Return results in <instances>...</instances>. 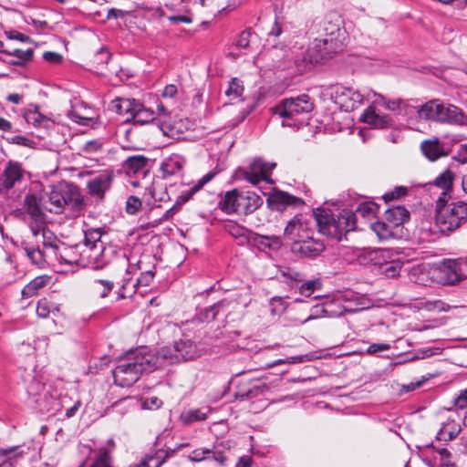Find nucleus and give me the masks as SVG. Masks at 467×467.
<instances>
[{"instance_id":"1","label":"nucleus","mask_w":467,"mask_h":467,"mask_svg":"<svg viewBox=\"0 0 467 467\" xmlns=\"http://www.w3.org/2000/svg\"><path fill=\"white\" fill-rule=\"evenodd\" d=\"M159 368L154 350L141 346L128 352L112 371L116 385L130 387L138 381L143 372Z\"/></svg>"},{"instance_id":"2","label":"nucleus","mask_w":467,"mask_h":467,"mask_svg":"<svg viewBox=\"0 0 467 467\" xmlns=\"http://www.w3.org/2000/svg\"><path fill=\"white\" fill-rule=\"evenodd\" d=\"M455 175L451 169L440 174V189L443 190L440 197V234H448L458 229L467 221V203L456 202L447 203L448 192L451 190Z\"/></svg>"},{"instance_id":"3","label":"nucleus","mask_w":467,"mask_h":467,"mask_svg":"<svg viewBox=\"0 0 467 467\" xmlns=\"http://www.w3.org/2000/svg\"><path fill=\"white\" fill-rule=\"evenodd\" d=\"M315 215L319 233L337 241L356 227V214L350 210L344 209L337 213L318 210Z\"/></svg>"},{"instance_id":"4","label":"nucleus","mask_w":467,"mask_h":467,"mask_svg":"<svg viewBox=\"0 0 467 467\" xmlns=\"http://www.w3.org/2000/svg\"><path fill=\"white\" fill-rule=\"evenodd\" d=\"M45 202L47 211L56 214L61 213L66 206L77 213L86 206L84 196L73 183H60L52 187Z\"/></svg>"},{"instance_id":"5","label":"nucleus","mask_w":467,"mask_h":467,"mask_svg":"<svg viewBox=\"0 0 467 467\" xmlns=\"http://www.w3.org/2000/svg\"><path fill=\"white\" fill-rule=\"evenodd\" d=\"M313 108V102L308 95L302 94L282 100L275 106L274 113L282 119L284 127H299L308 119Z\"/></svg>"},{"instance_id":"6","label":"nucleus","mask_w":467,"mask_h":467,"mask_svg":"<svg viewBox=\"0 0 467 467\" xmlns=\"http://www.w3.org/2000/svg\"><path fill=\"white\" fill-rule=\"evenodd\" d=\"M263 202V198L254 192L234 189L221 198L219 207L228 214L237 213L248 215L260 208Z\"/></svg>"},{"instance_id":"7","label":"nucleus","mask_w":467,"mask_h":467,"mask_svg":"<svg viewBox=\"0 0 467 467\" xmlns=\"http://www.w3.org/2000/svg\"><path fill=\"white\" fill-rule=\"evenodd\" d=\"M198 355L197 346L191 339H180L172 347H164L154 351L159 368L166 365L192 359Z\"/></svg>"},{"instance_id":"8","label":"nucleus","mask_w":467,"mask_h":467,"mask_svg":"<svg viewBox=\"0 0 467 467\" xmlns=\"http://www.w3.org/2000/svg\"><path fill=\"white\" fill-rule=\"evenodd\" d=\"M115 251L112 247H105L103 244L82 245L83 266L95 269L102 268L111 261Z\"/></svg>"},{"instance_id":"9","label":"nucleus","mask_w":467,"mask_h":467,"mask_svg":"<svg viewBox=\"0 0 467 467\" xmlns=\"http://www.w3.org/2000/svg\"><path fill=\"white\" fill-rule=\"evenodd\" d=\"M331 98L345 111L354 110L363 101V95L359 91L339 84L332 87Z\"/></svg>"},{"instance_id":"10","label":"nucleus","mask_w":467,"mask_h":467,"mask_svg":"<svg viewBox=\"0 0 467 467\" xmlns=\"http://www.w3.org/2000/svg\"><path fill=\"white\" fill-rule=\"evenodd\" d=\"M275 167V163L265 162L261 159H254L247 168H239L236 176L244 178L248 182L256 185L262 181H267L269 172Z\"/></svg>"},{"instance_id":"11","label":"nucleus","mask_w":467,"mask_h":467,"mask_svg":"<svg viewBox=\"0 0 467 467\" xmlns=\"http://www.w3.org/2000/svg\"><path fill=\"white\" fill-rule=\"evenodd\" d=\"M23 208L32 223H45L47 203L40 194L29 192L25 196Z\"/></svg>"},{"instance_id":"12","label":"nucleus","mask_w":467,"mask_h":467,"mask_svg":"<svg viewBox=\"0 0 467 467\" xmlns=\"http://www.w3.org/2000/svg\"><path fill=\"white\" fill-rule=\"evenodd\" d=\"M26 171L16 161H9L0 173V188L4 192L14 189L24 181Z\"/></svg>"},{"instance_id":"13","label":"nucleus","mask_w":467,"mask_h":467,"mask_svg":"<svg viewBox=\"0 0 467 467\" xmlns=\"http://www.w3.org/2000/svg\"><path fill=\"white\" fill-rule=\"evenodd\" d=\"M320 38H316L308 47L307 50L303 55L301 60L296 59V65L299 71H306L311 68L312 66L319 63L325 62L327 59V55L324 54L325 45H318L317 43Z\"/></svg>"},{"instance_id":"14","label":"nucleus","mask_w":467,"mask_h":467,"mask_svg":"<svg viewBox=\"0 0 467 467\" xmlns=\"http://www.w3.org/2000/svg\"><path fill=\"white\" fill-rule=\"evenodd\" d=\"M113 178V171L104 170L88 182L87 188L88 190V193L93 197L103 200L105 193L111 187Z\"/></svg>"},{"instance_id":"15","label":"nucleus","mask_w":467,"mask_h":467,"mask_svg":"<svg viewBox=\"0 0 467 467\" xmlns=\"http://www.w3.org/2000/svg\"><path fill=\"white\" fill-rule=\"evenodd\" d=\"M291 250L294 254L302 258H316L325 250V244L322 241L307 236L300 242L292 244Z\"/></svg>"},{"instance_id":"16","label":"nucleus","mask_w":467,"mask_h":467,"mask_svg":"<svg viewBox=\"0 0 467 467\" xmlns=\"http://www.w3.org/2000/svg\"><path fill=\"white\" fill-rule=\"evenodd\" d=\"M331 32L327 34V36L318 40L317 45H325L324 54L327 55V59L331 58L335 54L343 49V42L340 37L343 36L339 25H330ZM319 47V46H317Z\"/></svg>"},{"instance_id":"17","label":"nucleus","mask_w":467,"mask_h":467,"mask_svg":"<svg viewBox=\"0 0 467 467\" xmlns=\"http://www.w3.org/2000/svg\"><path fill=\"white\" fill-rule=\"evenodd\" d=\"M309 236V227L302 215H296L292 218L285 228V237L293 244Z\"/></svg>"},{"instance_id":"18","label":"nucleus","mask_w":467,"mask_h":467,"mask_svg":"<svg viewBox=\"0 0 467 467\" xmlns=\"http://www.w3.org/2000/svg\"><path fill=\"white\" fill-rule=\"evenodd\" d=\"M461 279L460 264L457 260L444 259L440 263V285H455Z\"/></svg>"},{"instance_id":"19","label":"nucleus","mask_w":467,"mask_h":467,"mask_svg":"<svg viewBox=\"0 0 467 467\" xmlns=\"http://www.w3.org/2000/svg\"><path fill=\"white\" fill-rule=\"evenodd\" d=\"M150 160L143 155H134L129 157L123 163V168L129 176H142L143 178L149 173Z\"/></svg>"},{"instance_id":"20","label":"nucleus","mask_w":467,"mask_h":467,"mask_svg":"<svg viewBox=\"0 0 467 467\" xmlns=\"http://www.w3.org/2000/svg\"><path fill=\"white\" fill-rule=\"evenodd\" d=\"M60 249L56 255V259L60 263H65L67 265H79L83 266V256L81 254V244H77L75 246H68L63 243V244L59 245Z\"/></svg>"},{"instance_id":"21","label":"nucleus","mask_w":467,"mask_h":467,"mask_svg":"<svg viewBox=\"0 0 467 467\" xmlns=\"http://www.w3.org/2000/svg\"><path fill=\"white\" fill-rule=\"evenodd\" d=\"M269 206L273 210L283 211L286 208V206H297L299 204H303L304 202L296 196L288 194L284 192H277L272 194L267 199Z\"/></svg>"},{"instance_id":"22","label":"nucleus","mask_w":467,"mask_h":467,"mask_svg":"<svg viewBox=\"0 0 467 467\" xmlns=\"http://www.w3.org/2000/svg\"><path fill=\"white\" fill-rule=\"evenodd\" d=\"M361 121L377 129H385L392 125V119L386 114H379L372 107L368 108L360 117Z\"/></svg>"},{"instance_id":"23","label":"nucleus","mask_w":467,"mask_h":467,"mask_svg":"<svg viewBox=\"0 0 467 467\" xmlns=\"http://www.w3.org/2000/svg\"><path fill=\"white\" fill-rule=\"evenodd\" d=\"M189 460L193 462H199L202 461L214 460L220 464H223L226 461V457L223 452L216 450V447L213 449L209 448H198L193 450L188 456Z\"/></svg>"},{"instance_id":"24","label":"nucleus","mask_w":467,"mask_h":467,"mask_svg":"<svg viewBox=\"0 0 467 467\" xmlns=\"http://www.w3.org/2000/svg\"><path fill=\"white\" fill-rule=\"evenodd\" d=\"M184 164L185 160L181 155L172 154L166 158L161 166L163 178L181 175Z\"/></svg>"},{"instance_id":"25","label":"nucleus","mask_w":467,"mask_h":467,"mask_svg":"<svg viewBox=\"0 0 467 467\" xmlns=\"http://www.w3.org/2000/svg\"><path fill=\"white\" fill-rule=\"evenodd\" d=\"M465 119L462 111L456 106L440 104V121L451 124H463Z\"/></svg>"},{"instance_id":"26","label":"nucleus","mask_w":467,"mask_h":467,"mask_svg":"<svg viewBox=\"0 0 467 467\" xmlns=\"http://www.w3.org/2000/svg\"><path fill=\"white\" fill-rule=\"evenodd\" d=\"M248 241L261 251H265L266 249L276 251L282 245L280 238L275 235L267 236L253 234L252 236L248 238Z\"/></svg>"},{"instance_id":"27","label":"nucleus","mask_w":467,"mask_h":467,"mask_svg":"<svg viewBox=\"0 0 467 467\" xmlns=\"http://www.w3.org/2000/svg\"><path fill=\"white\" fill-rule=\"evenodd\" d=\"M139 101L134 99L119 98L112 101V109L119 115H127L126 120H130L138 107Z\"/></svg>"},{"instance_id":"28","label":"nucleus","mask_w":467,"mask_h":467,"mask_svg":"<svg viewBox=\"0 0 467 467\" xmlns=\"http://www.w3.org/2000/svg\"><path fill=\"white\" fill-rule=\"evenodd\" d=\"M384 218L394 227H398L410 220V212L402 206H393L385 212Z\"/></svg>"},{"instance_id":"29","label":"nucleus","mask_w":467,"mask_h":467,"mask_svg":"<svg viewBox=\"0 0 467 467\" xmlns=\"http://www.w3.org/2000/svg\"><path fill=\"white\" fill-rule=\"evenodd\" d=\"M277 275L284 278V282L291 288H296L304 281V275L297 270L287 265L278 266Z\"/></svg>"},{"instance_id":"30","label":"nucleus","mask_w":467,"mask_h":467,"mask_svg":"<svg viewBox=\"0 0 467 467\" xmlns=\"http://www.w3.org/2000/svg\"><path fill=\"white\" fill-rule=\"evenodd\" d=\"M50 279V276L47 275L36 276L22 289V296L24 298H29L36 296L41 289L49 284Z\"/></svg>"},{"instance_id":"31","label":"nucleus","mask_w":467,"mask_h":467,"mask_svg":"<svg viewBox=\"0 0 467 467\" xmlns=\"http://www.w3.org/2000/svg\"><path fill=\"white\" fill-rule=\"evenodd\" d=\"M24 118L28 124H32L35 127L49 128L53 121L38 111V109H28L24 113Z\"/></svg>"},{"instance_id":"32","label":"nucleus","mask_w":467,"mask_h":467,"mask_svg":"<svg viewBox=\"0 0 467 467\" xmlns=\"http://www.w3.org/2000/svg\"><path fill=\"white\" fill-rule=\"evenodd\" d=\"M461 431V427L454 420L448 418L446 422L441 423L440 428V441H451Z\"/></svg>"},{"instance_id":"33","label":"nucleus","mask_w":467,"mask_h":467,"mask_svg":"<svg viewBox=\"0 0 467 467\" xmlns=\"http://www.w3.org/2000/svg\"><path fill=\"white\" fill-rule=\"evenodd\" d=\"M131 119L135 124H148L156 120L155 112L150 109L144 108L140 102L132 115Z\"/></svg>"},{"instance_id":"34","label":"nucleus","mask_w":467,"mask_h":467,"mask_svg":"<svg viewBox=\"0 0 467 467\" xmlns=\"http://www.w3.org/2000/svg\"><path fill=\"white\" fill-rule=\"evenodd\" d=\"M43 246L48 250V255L56 257L63 242L59 241L49 230L43 231Z\"/></svg>"},{"instance_id":"35","label":"nucleus","mask_w":467,"mask_h":467,"mask_svg":"<svg viewBox=\"0 0 467 467\" xmlns=\"http://www.w3.org/2000/svg\"><path fill=\"white\" fill-rule=\"evenodd\" d=\"M27 378L29 381H27V379H25L26 392L30 397L34 398L36 401H37L36 398L40 396L44 391L45 385L40 380H38L36 378V376L33 375L32 373H29L27 375Z\"/></svg>"},{"instance_id":"36","label":"nucleus","mask_w":467,"mask_h":467,"mask_svg":"<svg viewBox=\"0 0 467 467\" xmlns=\"http://www.w3.org/2000/svg\"><path fill=\"white\" fill-rule=\"evenodd\" d=\"M114 286V283L108 279H95L91 285L92 291L100 298L107 297Z\"/></svg>"},{"instance_id":"37","label":"nucleus","mask_w":467,"mask_h":467,"mask_svg":"<svg viewBox=\"0 0 467 467\" xmlns=\"http://www.w3.org/2000/svg\"><path fill=\"white\" fill-rule=\"evenodd\" d=\"M198 191L199 190H195V186L182 191L181 194L177 197V200L173 206L166 212L165 217L168 218L169 216L174 214L180 209V207L186 202H188L192 197V195Z\"/></svg>"},{"instance_id":"38","label":"nucleus","mask_w":467,"mask_h":467,"mask_svg":"<svg viewBox=\"0 0 467 467\" xmlns=\"http://www.w3.org/2000/svg\"><path fill=\"white\" fill-rule=\"evenodd\" d=\"M420 150L422 154L431 161L438 160V138L422 141Z\"/></svg>"},{"instance_id":"39","label":"nucleus","mask_w":467,"mask_h":467,"mask_svg":"<svg viewBox=\"0 0 467 467\" xmlns=\"http://www.w3.org/2000/svg\"><path fill=\"white\" fill-rule=\"evenodd\" d=\"M210 409H206L204 411L201 409H192L182 413L181 420L184 424H191L195 421L204 420L209 413Z\"/></svg>"},{"instance_id":"40","label":"nucleus","mask_w":467,"mask_h":467,"mask_svg":"<svg viewBox=\"0 0 467 467\" xmlns=\"http://www.w3.org/2000/svg\"><path fill=\"white\" fill-rule=\"evenodd\" d=\"M394 226L385 220V222L378 221L371 224L373 232L381 240H386L393 236Z\"/></svg>"},{"instance_id":"41","label":"nucleus","mask_w":467,"mask_h":467,"mask_svg":"<svg viewBox=\"0 0 467 467\" xmlns=\"http://www.w3.org/2000/svg\"><path fill=\"white\" fill-rule=\"evenodd\" d=\"M16 448L11 447L8 449L0 450V456L6 457V460H4L0 463V467H16L17 460L22 456V451L12 454Z\"/></svg>"},{"instance_id":"42","label":"nucleus","mask_w":467,"mask_h":467,"mask_svg":"<svg viewBox=\"0 0 467 467\" xmlns=\"http://www.w3.org/2000/svg\"><path fill=\"white\" fill-rule=\"evenodd\" d=\"M321 285L320 279H312L308 281L304 280L296 288H298L301 296L309 297L316 290L320 289Z\"/></svg>"},{"instance_id":"43","label":"nucleus","mask_w":467,"mask_h":467,"mask_svg":"<svg viewBox=\"0 0 467 467\" xmlns=\"http://www.w3.org/2000/svg\"><path fill=\"white\" fill-rule=\"evenodd\" d=\"M420 119L435 120L438 116V103L436 100H431L424 104L418 110Z\"/></svg>"},{"instance_id":"44","label":"nucleus","mask_w":467,"mask_h":467,"mask_svg":"<svg viewBox=\"0 0 467 467\" xmlns=\"http://www.w3.org/2000/svg\"><path fill=\"white\" fill-rule=\"evenodd\" d=\"M24 251L29 260L36 265H42L45 262V257L47 255L44 251L34 246L26 245Z\"/></svg>"},{"instance_id":"45","label":"nucleus","mask_w":467,"mask_h":467,"mask_svg":"<svg viewBox=\"0 0 467 467\" xmlns=\"http://www.w3.org/2000/svg\"><path fill=\"white\" fill-rule=\"evenodd\" d=\"M243 92H244L243 82L237 78H233L229 81V87L225 90V95L227 97H229L230 99H238L239 97H241Z\"/></svg>"},{"instance_id":"46","label":"nucleus","mask_w":467,"mask_h":467,"mask_svg":"<svg viewBox=\"0 0 467 467\" xmlns=\"http://www.w3.org/2000/svg\"><path fill=\"white\" fill-rule=\"evenodd\" d=\"M167 457L168 455L166 454L161 459L160 453H157L155 456H146L139 463H135L130 467H161Z\"/></svg>"},{"instance_id":"47","label":"nucleus","mask_w":467,"mask_h":467,"mask_svg":"<svg viewBox=\"0 0 467 467\" xmlns=\"http://www.w3.org/2000/svg\"><path fill=\"white\" fill-rule=\"evenodd\" d=\"M57 310L47 298H42L36 305V315L41 318H47L50 313Z\"/></svg>"},{"instance_id":"48","label":"nucleus","mask_w":467,"mask_h":467,"mask_svg":"<svg viewBox=\"0 0 467 467\" xmlns=\"http://www.w3.org/2000/svg\"><path fill=\"white\" fill-rule=\"evenodd\" d=\"M103 231L101 228H93L85 232V240L81 245H93L97 244H103L100 239Z\"/></svg>"},{"instance_id":"49","label":"nucleus","mask_w":467,"mask_h":467,"mask_svg":"<svg viewBox=\"0 0 467 467\" xmlns=\"http://www.w3.org/2000/svg\"><path fill=\"white\" fill-rule=\"evenodd\" d=\"M90 467H112L109 451L106 448L99 449L98 457Z\"/></svg>"},{"instance_id":"50","label":"nucleus","mask_w":467,"mask_h":467,"mask_svg":"<svg viewBox=\"0 0 467 467\" xmlns=\"http://www.w3.org/2000/svg\"><path fill=\"white\" fill-rule=\"evenodd\" d=\"M225 231L234 238H246L248 234V230L235 223H229L225 225Z\"/></svg>"},{"instance_id":"51","label":"nucleus","mask_w":467,"mask_h":467,"mask_svg":"<svg viewBox=\"0 0 467 467\" xmlns=\"http://www.w3.org/2000/svg\"><path fill=\"white\" fill-rule=\"evenodd\" d=\"M376 210V205L373 202H361L358 204V206L356 209L357 214L362 216V217H369L371 214L374 213Z\"/></svg>"},{"instance_id":"52","label":"nucleus","mask_w":467,"mask_h":467,"mask_svg":"<svg viewBox=\"0 0 467 467\" xmlns=\"http://www.w3.org/2000/svg\"><path fill=\"white\" fill-rule=\"evenodd\" d=\"M141 207V201L137 196H130L126 202V212L135 214Z\"/></svg>"},{"instance_id":"53","label":"nucleus","mask_w":467,"mask_h":467,"mask_svg":"<svg viewBox=\"0 0 467 467\" xmlns=\"http://www.w3.org/2000/svg\"><path fill=\"white\" fill-rule=\"evenodd\" d=\"M310 360L309 358V356L308 355H304V356H295V357H290V358H287L285 359H277L275 361L273 362L272 366H277V365H280V364H296V363H303L305 361H308Z\"/></svg>"},{"instance_id":"54","label":"nucleus","mask_w":467,"mask_h":467,"mask_svg":"<svg viewBox=\"0 0 467 467\" xmlns=\"http://www.w3.org/2000/svg\"><path fill=\"white\" fill-rule=\"evenodd\" d=\"M401 269V264L399 261H393L389 264H386L383 267V272L389 277H394L399 275Z\"/></svg>"},{"instance_id":"55","label":"nucleus","mask_w":467,"mask_h":467,"mask_svg":"<svg viewBox=\"0 0 467 467\" xmlns=\"http://www.w3.org/2000/svg\"><path fill=\"white\" fill-rule=\"evenodd\" d=\"M270 305L272 306V312L275 314H281L286 309V304L283 297H273Z\"/></svg>"},{"instance_id":"56","label":"nucleus","mask_w":467,"mask_h":467,"mask_svg":"<svg viewBox=\"0 0 467 467\" xmlns=\"http://www.w3.org/2000/svg\"><path fill=\"white\" fill-rule=\"evenodd\" d=\"M252 33L250 30L243 31L238 36L235 47L239 48H247L251 42Z\"/></svg>"},{"instance_id":"57","label":"nucleus","mask_w":467,"mask_h":467,"mask_svg":"<svg viewBox=\"0 0 467 467\" xmlns=\"http://www.w3.org/2000/svg\"><path fill=\"white\" fill-rule=\"evenodd\" d=\"M440 467H454V462L451 460V455L447 449H440Z\"/></svg>"},{"instance_id":"58","label":"nucleus","mask_w":467,"mask_h":467,"mask_svg":"<svg viewBox=\"0 0 467 467\" xmlns=\"http://www.w3.org/2000/svg\"><path fill=\"white\" fill-rule=\"evenodd\" d=\"M453 404L462 410L467 408V388L462 389L458 396L453 399Z\"/></svg>"},{"instance_id":"59","label":"nucleus","mask_w":467,"mask_h":467,"mask_svg":"<svg viewBox=\"0 0 467 467\" xmlns=\"http://www.w3.org/2000/svg\"><path fill=\"white\" fill-rule=\"evenodd\" d=\"M390 348V346L387 343H373L367 348V353L374 355L381 351H386Z\"/></svg>"},{"instance_id":"60","label":"nucleus","mask_w":467,"mask_h":467,"mask_svg":"<svg viewBox=\"0 0 467 467\" xmlns=\"http://www.w3.org/2000/svg\"><path fill=\"white\" fill-rule=\"evenodd\" d=\"M33 50L32 49H26V50H21V49H15L11 55L15 56L18 59L22 61H28L33 57Z\"/></svg>"},{"instance_id":"61","label":"nucleus","mask_w":467,"mask_h":467,"mask_svg":"<svg viewBox=\"0 0 467 467\" xmlns=\"http://www.w3.org/2000/svg\"><path fill=\"white\" fill-rule=\"evenodd\" d=\"M154 278V272L146 271L140 275L137 280V284L142 286H148Z\"/></svg>"},{"instance_id":"62","label":"nucleus","mask_w":467,"mask_h":467,"mask_svg":"<svg viewBox=\"0 0 467 467\" xmlns=\"http://www.w3.org/2000/svg\"><path fill=\"white\" fill-rule=\"evenodd\" d=\"M380 99L382 100L383 104L385 105V108L389 110H396L400 107V105L403 103L401 99H387L385 97L379 95Z\"/></svg>"},{"instance_id":"63","label":"nucleus","mask_w":467,"mask_h":467,"mask_svg":"<svg viewBox=\"0 0 467 467\" xmlns=\"http://www.w3.org/2000/svg\"><path fill=\"white\" fill-rule=\"evenodd\" d=\"M327 313V308H325L323 306L317 305L313 307L312 313L305 320H303L302 323H306L311 319H315L318 317L326 315Z\"/></svg>"},{"instance_id":"64","label":"nucleus","mask_w":467,"mask_h":467,"mask_svg":"<svg viewBox=\"0 0 467 467\" xmlns=\"http://www.w3.org/2000/svg\"><path fill=\"white\" fill-rule=\"evenodd\" d=\"M407 192H408V190L406 187L400 186V187H397L393 192L386 193L384 198L386 201L394 200L396 198H400L401 196L406 195Z\"/></svg>"}]
</instances>
